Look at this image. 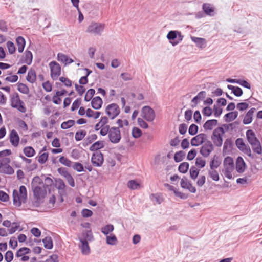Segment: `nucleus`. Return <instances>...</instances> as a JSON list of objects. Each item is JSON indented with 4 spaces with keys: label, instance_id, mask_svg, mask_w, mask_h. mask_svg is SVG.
I'll list each match as a JSON object with an SVG mask.
<instances>
[{
    "label": "nucleus",
    "instance_id": "f257e3e1",
    "mask_svg": "<svg viewBox=\"0 0 262 262\" xmlns=\"http://www.w3.org/2000/svg\"><path fill=\"white\" fill-rule=\"evenodd\" d=\"M40 181L39 177H35L32 183V187L34 196L32 204L35 207L39 206L47 195V189L44 185L40 183Z\"/></svg>",
    "mask_w": 262,
    "mask_h": 262
},
{
    "label": "nucleus",
    "instance_id": "f03ea898",
    "mask_svg": "<svg viewBox=\"0 0 262 262\" xmlns=\"http://www.w3.org/2000/svg\"><path fill=\"white\" fill-rule=\"evenodd\" d=\"M246 134L247 140L251 145L253 151L257 154H261L262 152V147L254 132L252 130L249 129L246 132Z\"/></svg>",
    "mask_w": 262,
    "mask_h": 262
},
{
    "label": "nucleus",
    "instance_id": "7ed1b4c3",
    "mask_svg": "<svg viewBox=\"0 0 262 262\" xmlns=\"http://www.w3.org/2000/svg\"><path fill=\"white\" fill-rule=\"evenodd\" d=\"M13 204L19 207L21 203H25L27 200V193L25 186H21L19 187V191L14 190L13 192Z\"/></svg>",
    "mask_w": 262,
    "mask_h": 262
},
{
    "label": "nucleus",
    "instance_id": "20e7f679",
    "mask_svg": "<svg viewBox=\"0 0 262 262\" xmlns=\"http://www.w3.org/2000/svg\"><path fill=\"white\" fill-rule=\"evenodd\" d=\"M235 167L234 160L232 158L228 156L226 157L223 162V169L222 172L224 176L228 179H232L233 172L234 171Z\"/></svg>",
    "mask_w": 262,
    "mask_h": 262
},
{
    "label": "nucleus",
    "instance_id": "39448f33",
    "mask_svg": "<svg viewBox=\"0 0 262 262\" xmlns=\"http://www.w3.org/2000/svg\"><path fill=\"white\" fill-rule=\"evenodd\" d=\"M224 134L225 130L222 127H217L213 131L211 138L215 146L221 147L222 145Z\"/></svg>",
    "mask_w": 262,
    "mask_h": 262
},
{
    "label": "nucleus",
    "instance_id": "423d86ee",
    "mask_svg": "<svg viewBox=\"0 0 262 262\" xmlns=\"http://www.w3.org/2000/svg\"><path fill=\"white\" fill-rule=\"evenodd\" d=\"M10 100L11 105L12 107L17 109L21 113H25L26 112V108L24 105V103L20 99L17 93H14L11 95Z\"/></svg>",
    "mask_w": 262,
    "mask_h": 262
},
{
    "label": "nucleus",
    "instance_id": "0eeeda50",
    "mask_svg": "<svg viewBox=\"0 0 262 262\" xmlns=\"http://www.w3.org/2000/svg\"><path fill=\"white\" fill-rule=\"evenodd\" d=\"M105 25L99 23H92L87 27L86 32L94 35H101L103 32Z\"/></svg>",
    "mask_w": 262,
    "mask_h": 262
},
{
    "label": "nucleus",
    "instance_id": "6e6552de",
    "mask_svg": "<svg viewBox=\"0 0 262 262\" xmlns=\"http://www.w3.org/2000/svg\"><path fill=\"white\" fill-rule=\"evenodd\" d=\"M10 159L5 157L0 160V173L8 174H12L14 171L13 168L10 166Z\"/></svg>",
    "mask_w": 262,
    "mask_h": 262
},
{
    "label": "nucleus",
    "instance_id": "1a4fd4ad",
    "mask_svg": "<svg viewBox=\"0 0 262 262\" xmlns=\"http://www.w3.org/2000/svg\"><path fill=\"white\" fill-rule=\"evenodd\" d=\"M107 134L110 142L113 143H118L121 140L120 130L118 127H112L110 128Z\"/></svg>",
    "mask_w": 262,
    "mask_h": 262
},
{
    "label": "nucleus",
    "instance_id": "9d476101",
    "mask_svg": "<svg viewBox=\"0 0 262 262\" xmlns=\"http://www.w3.org/2000/svg\"><path fill=\"white\" fill-rule=\"evenodd\" d=\"M183 37L181 32L177 31H170L167 35V39L173 46L178 45L183 39Z\"/></svg>",
    "mask_w": 262,
    "mask_h": 262
},
{
    "label": "nucleus",
    "instance_id": "9b49d317",
    "mask_svg": "<svg viewBox=\"0 0 262 262\" xmlns=\"http://www.w3.org/2000/svg\"><path fill=\"white\" fill-rule=\"evenodd\" d=\"M51 71V77L54 80H57L61 74V67L55 61H52L49 63Z\"/></svg>",
    "mask_w": 262,
    "mask_h": 262
},
{
    "label": "nucleus",
    "instance_id": "f8f14e48",
    "mask_svg": "<svg viewBox=\"0 0 262 262\" xmlns=\"http://www.w3.org/2000/svg\"><path fill=\"white\" fill-rule=\"evenodd\" d=\"M105 112L110 119H114L119 114L120 110L117 104L112 103L106 107Z\"/></svg>",
    "mask_w": 262,
    "mask_h": 262
},
{
    "label": "nucleus",
    "instance_id": "ddd939ff",
    "mask_svg": "<svg viewBox=\"0 0 262 262\" xmlns=\"http://www.w3.org/2000/svg\"><path fill=\"white\" fill-rule=\"evenodd\" d=\"M141 116L146 121L152 122L155 118V111L148 106H144L141 110Z\"/></svg>",
    "mask_w": 262,
    "mask_h": 262
},
{
    "label": "nucleus",
    "instance_id": "4468645a",
    "mask_svg": "<svg viewBox=\"0 0 262 262\" xmlns=\"http://www.w3.org/2000/svg\"><path fill=\"white\" fill-rule=\"evenodd\" d=\"M235 143L236 145L240 150H241L244 154H246L249 157L253 158V156L252 154L250 148L248 145L245 144L243 139L238 138L236 140Z\"/></svg>",
    "mask_w": 262,
    "mask_h": 262
},
{
    "label": "nucleus",
    "instance_id": "2eb2a0df",
    "mask_svg": "<svg viewBox=\"0 0 262 262\" xmlns=\"http://www.w3.org/2000/svg\"><path fill=\"white\" fill-rule=\"evenodd\" d=\"M91 162L93 166L100 167L104 162L103 155L100 151L94 152L91 157Z\"/></svg>",
    "mask_w": 262,
    "mask_h": 262
},
{
    "label": "nucleus",
    "instance_id": "dca6fc26",
    "mask_svg": "<svg viewBox=\"0 0 262 262\" xmlns=\"http://www.w3.org/2000/svg\"><path fill=\"white\" fill-rule=\"evenodd\" d=\"M213 146L210 141H207L201 147L200 154L204 157H208L213 150Z\"/></svg>",
    "mask_w": 262,
    "mask_h": 262
},
{
    "label": "nucleus",
    "instance_id": "f3484780",
    "mask_svg": "<svg viewBox=\"0 0 262 262\" xmlns=\"http://www.w3.org/2000/svg\"><path fill=\"white\" fill-rule=\"evenodd\" d=\"M100 124L101 129L100 131V134L101 136H106L110 128V125L107 124L108 123V119L107 117L103 116L101 117L100 120L98 122Z\"/></svg>",
    "mask_w": 262,
    "mask_h": 262
},
{
    "label": "nucleus",
    "instance_id": "a211bd4d",
    "mask_svg": "<svg viewBox=\"0 0 262 262\" xmlns=\"http://www.w3.org/2000/svg\"><path fill=\"white\" fill-rule=\"evenodd\" d=\"M207 140V135L205 134L201 133L196 135L191 139V144L193 146H198L204 142H206L205 141Z\"/></svg>",
    "mask_w": 262,
    "mask_h": 262
},
{
    "label": "nucleus",
    "instance_id": "6ab92c4d",
    "mask_svg": "<svg viewBox=\"0 0 262 262\" xmlns=\"http://www.w3.org/2000/svg\"><path fill=\"white\" fill-rule=\"evenodd\" d=\"M58 172L65 178L68 181L69 184L71 187H74L75 182L72 176L69 173V172L64 168H60L58 169Z\"/></svg>",
    "mask_w": 262,
    "mask_h": 262
},
{
    "label": "nucleus",
    "instance_id": "aec40b11",
    "mask_svg": "<svg viewBox=\"0 0 262 262\" xmlns=\"http://www.w3.org/2000/svg\"><path fill=\"white\" fill-rule=\"evenodd\" d=\"M79 240L80 244L79 245V247L81 253L84 255H89L91 253V249L87 240L82 238H80Z\"/></svg>",
    "mask_w": 262,
    "mask_h": 262
},
{
    "label": "nucleus",
    "instance_id": "412c9836",
    "mask_svg": "<svg viewBox=\"0 0 262 262\" xmlns=\"http://www.w3.org/2000/svg\"><path fill=\"white\" fill-rule=\"evenodd\" d=\"M246 167L247 165L243 159L241 157H238L235 162L236 171L239 173H242L245 171Z\"/></svg>",
    "mask_w": 262,
    "mask_h": 262
},
{
    "label": "nucleus",
    "instance_id": "4be33fe9",
    "mask_svg": "<svg viewBox=\"0 0 262 262\" xmlns=\"http://www.w3.org/2000/svg\"><path fill=\"white\" fill-rule=\"evenodd\" d=\"M10 142L12 145L14 147H16L18 146L19 143V137L17 132L13 129L11 131L9 135Z\"/></svg>",
    "mask_w": 262,
    "mask_h": 262
},
{
    "label": "nucleus",
    "instance_id": "5701e85b",
    "mask_svg": "<svg viewBox=\"0 0 262 262\" xmlns=\"http://www.w3.org/2000/svg\"><path fill=\"white\" fill-rule=\"evenodd\" d=\"M206 93L205 91H201L195 96L191 100L192 107H195L196 105L206 97Z\"/></svg>",
    "mask_w": 262,
    "mask_h": 262
},
{
    "label": "nucleus",
    "instance_id": "b1692460",
    "mask_svg": "<svg viewBox=\"0 0 262 262\" xmlns=\"http://www.w3.org/2000/svg\"><path fill=\"white\" fill-rule=\"evenodd\" d=\"M255 111V108H252L248 111L243 119L244 124H250L252 121L253 116Z\"/></svg>",
    "mask_w": 262,
    "mask_h": 262
},
{
    "label": "nucleus",
    "instance_id": "393cba45",
    "mask_svg": "<svg viewBox=\"0 0 262 262\" xmlns=\"http://www.w3.org/2000/svg\"><path fill=\"white\" fill-rule=\"evenodd\" d=\"M57 60L60 62L64 63L66 66L73 62V59L61 53H59L57 54Z\"/></svg>",
    "mask_w": 262,
    "mask_h": 262
},
{
    "label": "nucleus",
    "instance_id": "a878e982",
    "mask_svg": "<svg viewBox=\"0 0 262 262\" xmlns=\"http://www.w3.org/2000/svg\"><path fill=\"white\" fill-rule=\"evenodd\" d=\"M191 39L200 48H204L206 46V41L204 38L191 36Z\"/></svg>",
    "mask_w": 262,
    "mask_h": 262
},
{
    "label": "nucleus",
    "instance_id": "bb28decb",
    "mask_svg": "<svg viewBox=\"0 0 262 262\" xmlns=\"http://www.w3.org/2000/svg\"><path fill=\"white\" fill-rule=\"evenodd\" d=\"M102 103L103 101L102 99L99 96L94 97L92 99L91 101L92 107L96 110L100 108L102 106Z\"/></svg>",
    "mask_w": 262,
    "mask_h": 262
},
{
    "label": "nucleus",
    "instance_id": "cd10ccee",
    "mask_svg": "<svg viewBox=\"0 0 262 262\" xmlns=\"http://www.w3.org/2000/svg\"><path fill=\"white\" fill-rule=\"evenodd\" d=\"M221 164V160H220V158L218 156L215 155L213 156V157L210 162V169H215L216 168L220 166Z\"/></svg>",
    "mask_w": 262,
    "mask_h": 262
},
{
    "label": "nucleus",
    "instance_id": "c85d7f7f",
    "mask_svg": "<svg viewBox=\"0 0 262 262\" xmlns=\"http://www.w3.org/2000/svg\"><path fill=\"white\" fill-rule=\"evenodd\" d=\"M55 187L59 190L61 195L65 193L66 185L61 179H58L56 180Z\"/></svg>",
    "mask_w": 262,
    "mask_h": 262
},
{
    "label": "nucleus",
    "instance_id": "c756f323",
    "mask_svg": "<svg viewBox=\"0 0 262 262\" xmlns=\"http://www.w3.org/2000/svg\"><path fill=\"white\" fill-rule=\"evenodd\" d=\"M217 121L215 119L209 120L204 124L203 127L205 130H211L217 125Z\"/></svg>",
    "mask_w": 262,
    "mask_h": 262
},
{
    "label": "nucleus",
    "instance_id": "7c9ffc66",
    "mask_svg": "<svg viewBox=\"0 0 262 262\" xmlns=\"http://www.w3.org/2000/svg\"><path fill=\"white\" fill-rule=\"evenodd\" d=\"M16 43L18 47V51L22 53L26 45L25 39L22 36H18L16 38Z\"/></svg>",
    "mask_w": 262,
    "mask_h": 262
},
{
    "label": "nucleus",
    "instance_id": "2f4dec72",
    "mask_svg": "<svg viewBox=\"0 0 262 262\" xmlns=\"http://www.w3.org/2000/svg\"><path fill=\"white\" fill-rule=\"evenodd\" d=\"M114 230V227L112 224H107L101 229V232L105 235L107 236Z\"/></svg>",
    "mask_w": 262,
    "mask_h": 262
},
{
    "label": "nucleus",
    "instance_id": "473e14b6",
    "mask_svg": "<svg viewBox=\"0 0 262 262\" xmlns=\"http://www.w3.org/2000/svg\"><path fill=\"white\" fill-rule=\"evenodd\" d=\"M101 113L100 112L94 111L91 108H88L86 110V116L89 118H94V119H97L100 116Z\"/></svg>",
    "mask_w": 262,
    "mask_h": 262
},
{
    "label": "nucleus",
    "instance_id": "72a5a7b5",
    "mask_svg": "<svg viewBox=\"0 0 262 262\" xmlns=\"http://www.w3.org/2000/svg\"><path fill=\"white\" fill-rule=\"evenodd\" d=\"M106 242L108 245H115L118 242L116 236L113 234H110L106 237Z\"/></svg>",
    "mask_w": 262,
    "mask_h": 262
},
{
    "label": "nucleus",
    "instance_id": "f704fd0d",
    "mask_svg": "<svg viewBox=\"0 0 262 262\" xmlns=\"http://www.w3.org/2000/svg\"><path fill=\"white\" fill-rule=\"evenodd\" d=\"M36 72L34 70H30L28 73L27 80L31 83H34L36 80Z\"/></svg>",
    "mask_w": 262,
    "mask_h": 262
},
{
    "label": "nucleus",
    "instance_id": "c9c22d12",
    "mask_svg": "<svg viewBox=\"0 0 262 262\" xmlns=\"http://www.w3.org/2000/svg\"><path fill=\"white\" fill-rule=\"evenodd\" d=\"M104 147L103 142L102 141H98L93 144L90 147L91 151H97Z\"/></svg>",
    "mask_w": 262,
    "mask_h": 262
},
{
    "label": "nucleus",
    "instance_id": "e433bc0d",
    "mask_svg": "<svg viewBox=\"0 0 262 262\" xmlns=\"http://www.w3.org/2000/svg\"><path fill=\"white\" fill-rule=\"evenodd\" d=\"M23 152L27 157H32L35 155V151L31 146L25 147L23 149Z\"/></svg>",
    "mask_w": 262,
    "mask_h": 262
},
{
    "label": "nucleus",
    "instance_id": "4c0bfd02",
    "mask_svg": "<svg viewBox=\"0 0 262 262\" xmlns=\"http://www.w3.org/2000/svg\"><path fill=\"white\" fill-rule=\"evenodd\" d=\"M203 9L204 12L209 15H213L214 9L209 4H204L203 5Z\"/></svg>",
    "mask_w": 262,
    "mask_h": 262
},
{
    "label": "nucleus",
    "instance_id": "58836bf2",
    "mask_svg": "<svg viewBox=\"0 0 262 262\" xmlns=\"http://www.w3.org/2000/svg\"><path fill=\"white\" fill-rule=\"evenodd\" d=\"M208 174L209 177L215 181H218L220 179V176L218 172L214 169H210L208 170Z\"/></svg>",
    "mask_w": 262,
    "mask_h": 262
},
{
    "label": "nucleus",
    "instance_id": "ea45409f",
    "mask_svg": "<svg viewBox=\"0 0 262 262\" xmlns=\"http://www.w3.org/2000/svg\"><path fill=\"white\" fill-rule=\"evenodd\" d=\"M31 250L27 247H23L20 248L16 253V256L17 257H19L23 256V255H25L26 254L30 253Z\"/></svg>",
    "mask_w": 262,
    "mask_h": 262
},
{
    "label": "nucleus",
    "instance_id": "a19ab883",
    "mask_svg": "<svg viewBox=\"0 0 262 262\" xmlns=\"http://www.w3.org/2000/svg\"><path fill=\"white\" fill-rule=\"evenodd\" d=\"M32 59L33 55L32 53L30 51H26L25 52L24 62L28 65H30L32 62Z\"/></svg>",
    "mask_w": 262,
    "mask_h": 262
},
{
    "label": "nucleus",
    "instance_id": "79ce46f5",
    "mask_svg": "<svg viewBox=\"0 0 262 262\" xmlns=\"http://www.w3.org/2000/svg\"><path fill=\"white\" fill-rule=\"evenodd\" d=\"M127 187L130 189L136 190L140 188V185L135 180H130L127 183Z\"/></svg>",
    "mask_w": 262,
    "mask_h": 262
},
{
    "label": "nucleus",
    "instance_id": "37998d69",
    "mask_svg": "<svg viewBox=\"0 0 262 262\" xmlns=\"http://www.w3.org/2000/svg\"><path fill=\"white\" fill-rule=\"evenodd\" d=\"M42 242L46 248L51 249L53 248V242L51 237H46Z\"/></svg>",
    "mask_w": 262,
    "mask_h": 262
},
{
    "label": "nucleus",
    "instance_id": "c03bdc74",
    "mask_svg": "<svg viewBox=\"0 0 262 262\" xmlns=\"http://www.w3.org/2000/svg\"><path fill=\"white\" fill-rule=\"evenodd\" d=\"M75 121L73 120H69L67 121L63 122L61 124L62 129H67L73 126L75 124Z\"/></svg>",
    "mask_w": 262,
    "mask_h": 262
},
{
    "label": "nucleus",
    "instance_id": "a18cd8bd",
    "mask_svg": "<svg viewBox=\"0 0 262 262\" xmlns=\"http://www.w3.org/2000/svg\"><path fill=\"white\" fill-rule=\"evenodd\" d=\"M238 116V112L236 111L231 112L226 114L225 116L227 118V121L230 122L233 121Z\"/></svg>",
    "mask_w": 262,
    "mask_h": 262
},
{
    "label": "nucleus",
    "instance_id": "49530a36",
    "mask_svg": "<svg viewBox=\"0 0 262 262\" xmlns=\"http://www.w3.org/2000/svg\"><path fill=\"white\" fill-rule=\"evenodd\" d=\"M17 89L20 92L25 94H28L29 92L28 87L24 83L18 84Z\"/></svg>",
    "mask_w": 262,
    "mask_h": 262
},
{
    "label": "nucleus",
    "instance_id": "de8ad7c7",
    "mask_svg": "<svg viewBox=\"0 0 262 262\" xmlns=\"http://www.w3.org/2000/svg\"><path fill=\"white\" fill-rule=\"evenodd\" d=\"M185 153L183 151L177 152L174 156V159L176 162H179L183 160Z\"/></svg>",
    "mask_w": 262,
    "mask_h": 262
},
{
    "label": "nucleus",
    "instance_id": "09e8293b",
    "mask_svg": "<svg viewBox=\"0 0 262 262\" xmlns=\"http://www.w3.org/2000/svg\"><path fill=\"white\" fill-rule=\"evenodd\" d=\"M151 200L154 203L161 204L162 202V198L157 194H152L150 196Z\"/></svg>",
    "mask_w": 262,
    "mask_h": 262
},
{
    "label": "nucleus",
    "instance_id": "8fccbe9b",
    "mask_svg": "<svg viewBox=\"0 0 262 262\" xmlns=\"http://www.w3.org/2000/svg\"><path fill=\"white\" fill-rule=\"evenodd\" d=\"M189 168V164L187 162H183L181 163L178 168L180 172L185 173H186Z\"/></svg>",
    "mask_w": 262,
    "mask_h": 262
},
{
    "label": "nucleus",
    "instance_id": "3c124183",
    "mask_svg": "<svg viewBox=\"0 0 262 262\" xmlns=\"http://www.w3.org/2000/svg\"><path fill=\"white\" fill-rule=\"evenodd\" d=\"M86 132L85 130H81L77 132L75 134V138L76 141H80L82 140L85 136Z\"/></svg>",
    "mask_w": 262,
    "mask_h": 262
},
{
    "label": "nucleus",
    "instance_id": "603ef678",
    "mask_svg": "<svg viewBox=\"0 0 262 262\" xmlns=\"http://www.w3.org/2000/svg\"><path fill=\"white\" fill-rule=\"evenodd\" d=\"M206 164V161L205 160L203 159L201 157H198L195 160V165L200 168H203Z\"/></svg>",
    "mask_w": 262,
    "mask_h": 262
},
{
    "label": "nucleus",
    "instance_id": "864d4df0",
    "mask_svg": "<svg viewBox=\"0 0 262 262\" xmlns=\"http://www.w3.org/2000/svg\"><path fill=\"white\" fill-rule=\"evenodd\" d=\"M95 91L93 89H89L84 97V100L86 101H89L91 100L94 95L95 94Z\"/></svg>",
    "mask_w": 262,
    "mask_h": 262
},
{
    "label": "nucleus",
    "instance_id": "5fc2aeb1",
    "mask_svg": "<svg viewBox=\"0 0 262 262\" xmlns=\"http://www.w3.org/2000/svg\"><path fill=\"white\" fill-rule=\"evenodd\" d=\"M199 173V170L195 167H192L190 169V174L191 178L195 180L198 176Z\"/></svg>",
    "mask_w": 262,
    "mask_h": 262
},
{
    "label": "nucleus",
    "instance_id": "6e6d98bb",
    "mask_svg": "<svg viewBox=\"0 0 262 262\" xmlns=\"http://www.w3.org/2000/svg\"><path fill=\"white\" fill-rule=\"evenodd\" d=\"M7 47L8 51L10 54H12L15 53L16 48L14 43L11 41H9L7 42Z\"/></svg>",
    "mask_w": 262,
    "mask_h": 262
},
{
    "label": "nucleus",
    "instance_id": "4d7b16f0",
    "mask_svg": "<svg viewBox=\"0 0 262 262\" xmlns=\"http://www.w3.org/2000/svg\"><path fill=\"white\" fill-rule=\"evenodd\" d=\"M48 154L46 152L41 154L38 158V162L40 164L45 163L48 158Z\"/></svg>",
    "mask_w": 262,
    "mask_h": 262
},
{
    "label": "nucleus",
    "instance_id": "13d9d810",
    "mask_svg": "<svg viewBox=\"0 0 262 262\" xmlns=\"http://www.w3.org/2000/svg\"><path fill=\"white\" fill-rule=\"evenodd\" d=\"M198 131V126L194 124H191L188 130L189 134L191 135H195Z\"/></svg>",
    "mask_w": 262,
    "mask_h": 262
},
{
    "label": "nucleus",
    "instance_id": "bf43d9fd",
    "mask_svg": "<svg viewBox=\"0 0 262 262\" xmlns=\"http://www.w3.org/2000/svg\"><path fill=\"white\" fill-rule=\"evenodd\" d=\"M19 225L16 223H13L10 229H8L9 233L10 234L15 233L19 228Z\"/></svg>",
    "mask_w": 262,
    "mask_h": 262
},
{
    "label": "nucleus",
    "instance_id": "052dcab7",
    "mask_svg": "<svg viewBox=\"0 0 262 262\" xmlns=\"http://www.w3.org/2000/svg\"><path fill=\"white\" fill-rule=\"evenodd\" d=\"M84 238L86 240L91 241H92L94 238V236L93 235V233L91 230L86 231L83 233Z\"/></svg>",
    "mask_w": 262,
    "mask_h": 262
},
{
    "label": "nucleus",
    "instance_id": "680f3d73",
    "mask_svg": "<svg viewBox=\"0 0 262 262\" xmlns=\"http://www.w3.org/2000/svg\"><path fill=\"white\" fill-rule=\"evenodd\" d=\"M132 134L134 138H138L141 136L142 132L139 128L134 127L132 129Z\"/></svg>",
    "mask_w": 262,
    "mask_h": 262
},
{
    "label": "nucleus",
    "instance_id": "e2e57ef3",
    "mask_svg": "<svg viewBox=\"0 0 262 262\" xmlns=\"http://www.w3.org/2000/svg\"><path fill=\"white\" fill-rule=\"evenodd\" d=\"M59 161L61 164H62L67 166L69 167V166H71V163H72L71 161L63 156L61 157L60 158Z\"/></svg>",
    "mask_w": 262,
    "mask_h": 262
},
{
    "label": "nucleus",
    "instance_id": "0e129e2a",
    "mask_svg": "<svg viewBox=\"0 0 262 262\" xmlns=\"http://www.w3.org/2000/svg\"><path fill=\"white\" fill-rule=\"evenodd\" d=\"M61 82L64 83V85L68 87L72 86V81L67 77H61L59 78Z\"/></svg>",
    "mask_w": 262,
    "mask_h": 262
},
{
    "label": "nucleus",
    "instance_id": "69168bd1",
    "mask_svg": "<svg viewBox=\"0 0 262 262\" xmlns=\"http://www.w3.org/2000/svg\"><path fill=\"white\" fill-rule=\"evenodd\" d=\"M13 258V253L11 251H8L5 255V259L7 262H11Z\"/></svg>",
    "mask_w": 262,
    "mask_h": 262
},
{
    "label": "nucleus",
    "instance_id": "338daca9",
    "mask_svg": "<svg viewBox=\"0 0 262 262\" xmlns=\"http://www.w3.org/2000/svg\"><path fill=\"white\" fill-rule=\"evenodd\" d=\"M197 154V151L195 149H192L190 151H189L187 155V159L189 160H193Z\"/></svg>",
    "mask_w": 262,
    "mask_h": 262
},
{
    "label": "nucleus",
    "instance_id": "774afa93",
    "mask_svg": "<svg viewBox=\"0 0 262 262\" xmlns=\"http://www.w3.org/2000/svg\"><path fill=\"white\" fill-rule=\"evenodd\" d=\"M120 76L124 81H130L133 79L131 74L128 73H123Z\"/></svg>",
    "mask_w": 262,
    "mask_h": 262
}]
</instances>
